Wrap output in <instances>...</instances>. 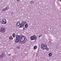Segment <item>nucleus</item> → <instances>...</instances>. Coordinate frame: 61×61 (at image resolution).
I'll return each instance as SVG.
<instances>
[{
	"label": "nucleus",
	"instance_id": "f257e3e1",
	"mask_svg": "<svg viewBox=\"0 0 61 61\" xmlns=\"http://www.w3.org/2000/svg\"><path fill=\"white\" fill-rule=\"evenodd\" d=\"M16 38L17 39H19L20 40V41L21 42L20 44H24L25 43V42L27 41L26 38L22 35H20V36L19 35H17L16 36Z\"/></svg>",
	"mask_w": 61,
	"mask_h": 61
},
{
	"label": "nucleus",
	"instance_id": "f03ea898",
	"mask_svg": "<svg viewBox=\"0 0 61 61\" xmlns=\"http://www.w3.org/2000/svg\"><path fill=\"white\" fill-rule=\"evenodd\" d=\"M47 47V46L45 44H42L41 45V48L43 50L46 49Z\"/></svg>",
	"mask_w": 61,
	"mask_h": 61
},
{
	"label": "nucleus",
	"instance_id": "7ed1b4c3",
	"mask_svg": "<svg viewBox=\"0 0 61 61\" xmlns=\"http://www.w3.org/2000/svg\"><path fill=\"white\" fill-rule=\"evenodd\" d=\"M6 31V29L4 27H0V32L2 33H5Z\"/></svg>",
	"mask_w": 61,
	"mask_h": 61
},
{
	"label": "nucleus",
	"instance_id": "20e7f679",
	"mask_svg": "<svg viewBox=\"0 0 61 61\" xmlns=\"http://www.w3.org/2000/svg\"><path fill=\"white\" fill-rule=\"evenodd\" d=\"M1 23L2 24H3V25L7 23L6 20L5 19H2L1 21Z\"/></svg>",
	"mask_w": 61,
	"mask_h": 61
},
{
	"label": "nucleus",
	"instance_id": "39448f33",
	"mask_svg": "<svg viewBox=\"0 0 61 61\" xmlns=\"http://www.w3.org/2000/svg\"><path fill=\"white\" fill-rule=\"evenodd\" d=\"M30 39L31 40H35V39H36V38L35 36H31Z\"/></svg>",
	"mask_w": 61,
	"mask_h": 61
},
{
	"label": "nucleus",
	"instance_id": "423d86ee",
	"mask_svg": "<svg viewBox=\"0 0 61 61\" xmlns=\"http://www.w3.org/2000/svg\"><path fill=\"white\" fill-rule=\"evenodd\" d=\"M21 24H20V23L19 22H18L16 23V25L17 26H19Z\"/></svg>",
	"mask_w": 61,
	"mask_h": 61
},
{
	"label": "nucleus",
	"instance_id": "0eeeda50",
	"mask_svg": "<svg viewBox=\"0 0 61 61\" xmlns=\"http://www.w3.org/2000/svg\"><path fill=\"white\" fill-rule=\"evenodd\" d=\"M4 52H3L0 55V57L1 58H3V57H4Z\"/></svg>",
	"mask_w": 61,
	"mask_h": 61
},
{
	"label": "nucleus",
	"instance_id": "6e6552de",
	"mask_svg": "<svg viewBox=\"0 0 61 61\" xmlns=\"http://www.w3.org/2000/svg\"><path fill=\"white\" fill-rule=\"evenodd\" d=\"M9 40H11V41L13 39V38L12 37V36H10L9 37Z\"/></svg>",
	"mask_w": 61,
	"mask_h": 61
},
{
	"label": "nucleus",
	"instance_id": "1a4fd4ad",
	"mask_svg": "<svg viewBox=\"0 0 61 61\" xmlns=\"http://www.w3.org/2000/svg\"><path fill=\"white\" fill-rule=\"evenodd\" d=\"M9 6H7L6 7H5V8H6V9L7 10H8L9 9Z\"/></svg>",
	"mask_w": 61,
	"mask_h": 61
},
{
	"label": "nucleus",
	"instance_id": "9d476101",
	"mask_svg": "<svg viewBox=\"0 0 61 61\" xmlns=\"http://www.w3.org/2000/svg\"><path fill=\"white\" fill-rule=\"evenodd\" d=\"M37 46H35L34 47V49H37Z\"/></svg>",
	"mask_w": 61,
	"mask_h": 61
},
{
	"label": "nucleus",
	"instance_id": "9b49d317",
	"mask_svg": "<svg viewBox=\"0 0 61 61\" xmlns=\"http://www.w3.org/2000/svg\"><path fill=\"white\" fill-rule=\"evenodd\" d=\"M48 55L49 56H51L52 55V54L51 53H50Z\"/></svg>",
	"mask_w": 61,
	"mask_h": 61
},
{
	"label": "nucleus",
	"instance_id": "f8f14e48",
	"mask_svg": "<svg viewBox=\"0 0 61 61\" xmlns=\"http://www.w3.org/2000/svg\"><path fill=\"white\" fill-rule=\"evenodd\" d=\"M15 42L16 43H18L19 42V40L18 39H16L15 41Z\"/></svg>",
	"mask_w": 61,
	"mask_h": 61
},
{
	"label": "nucleus",
	"instance_id": "ddd939ff",
	"mask_svg": "<svg viewBox=\"0 0 61 61\" xmlns=\"http://www.w3.org/2000/svg\"><path fill=\"white\" fill-rule=\"evenodd\" d=\"M6 8H5L4 9H3V10H2V11H6Z\"/></svg>",
	"mask_w": 61,
	"mask_h": 61
},
{
	"label": "nucleus",
	"instance_id": "4468645a",
	"mask_svg": "<svg viewBox=\"0 0 61 61\" xmlns=\"http://www.w3.org/2000/svg\"><path fill=\"white\" fill-rule=\"evenodd\" d=\"M25 28H27L28 27V25L27 24H26L25 25Z\"/></svg>",
	"mask_w": 61,
	"mask_h": 61
},
{
	"label": "nucleus",
	"instance_id": "2eb2a0df",
	"mask_svg": "<svg viewBox=\"0 0 61 61\" xmlns=\"http://www.w3.org/2000/svg\"><path fill=\"white\" fill-rule=\"evenodd\" d=\"M12 36L14 37H15V34H13L12 35Z\"/></svg>",
	"mask_w": 61,
	"mask_h": 61
},
{
	"label": "nucleus",
	"instance_id": "dca6fc26",
	"mask_svg": "<svg viewBox=\"0 0 61 61\" xmlns=\"http://www.w3.org/2000/svg\"><path fill=\"white\" fill-rule=\"evenodd\" d=\"M20 25L21 26H20L19 27V28H22V26L23 24H21Z\"/></svg>",
	"mask_w": 61,
	"mask_h": 61
},
{
	"label": "nucleus",
	"instance_id": "f3484780",
	"mask_svg": "<svg viewBox=\"0 0 61 61\" xmlns=\"http://www.w3.org/2000/svg\"><path fill=\"white\" fill-rule=\"evenodd\" d=\"M30 3L31 4H34V1H30Z\"/></svg>",
	"mask_w": 61,
	"mask_h": 61
},
{
	"label": "nucleus",
	"instance_id": "a211bd4d",
	"mask_svg": "<svg viewBox=\"0 0 61 61\" xmlns=\"http://www.w3.org/2000/svg\"><path fill=\"white\" fill-rule=\"evenodd\" d=\"M46 50L48 51L49 50V48H47V47L46 49Z\"/></svg>",
	"mask_w": 61,
	"mask_h": 61
},
{
	"label": "nucleus",
	"instance_id": "6ab92c4d",
	"mask_svg": "<svg viewBox=\"0 0 61 61\" xmlns=\"http://www.w3.org/2000/svg\"><path fill=\"white\" fill-rule=\"evenodd\" d=\"M17 49H20V47H19V46H18L17 47Z\"/></svg>",
	"mask_w": 61,
	"mask_h": 61
},
{
	"label": "nucleus",
	"instance_id": "aec40b11",
	"mask_svg": "<svg viewBox=\"0 0 61 61\" xmlns=\"http://www.w3.org/2000/svg\"><path fill=\"white\" fill-rule=\"evenodd\" d=\"M42 36V35H39V37H40L41 36Z\"/></svg>",
	"mask_w": 61,
	"mask_h": 61
},
{
	"label": "nucleus",
	"instance_id": "412c9836",
	"mask_svg": "<svg viewBox=\"0 0 61 61\" xmlns=\"http://www.w3.org/2000/svg\"><path fill=\"white\" fill-rule=\"evenodd\" d=\"M13 13V11H12L11 13V15H12Z\"/></svg>",
	"mask_w": 61,
	"mask_h": 61
},
{
	"label": "nucleus",
	"instance_id": "4be33fe9",
	"mask_svg": "<svg viewBox=\"0 0 61 61\" xmlns=\"http://www.w3.org/2000/svg\"><path fill=\"white\" fill-rule=\"evenodd\" d=\"M16 1H17V2H19L20 1V0H16Z\"/></svg>",
	"mask_w": 61,
	"mask_h": 61
},
{
	"label": "nucleus",
	"instance_id": "5701e85b",
	"mask_svg": "<svg viewBox=\"0 0 61 61\" xmlns=\"http://www.w3.org/2000/svg\"><path fill=\"white\" fill-rule=\"evenodd\" d=\"M25 27H24L23 28V30H25Z\"/></svg>",
	"mask_w": 61,
	"mask_h": 61
},
{
	"label": "nucleus",
	"instance_id": "b1692460",
	"mask_svg": "<svg viewBox=\"0 0 61 61\" xmlns=\"http://www.w3.org/2000/svg\"><path fill=\"white\" fill-rule=\"evenodd\" d=\"M9 56H11V54L10 53V54H8Z\"/></svg>",
	"mask_w": 61,
	"mask_h": 61
},
{
	"label": "nucleus",
	"instance_id": "393cba45",
	"mask_svg": "<svg viewBox=\"0 0 61 61\" xmlns=\"http://www.w3.org/2000/svg\"><path fill=\"white\" fill-rule=\"evenodd\" d=\"M60 2H61V0H60Z\"/></svg>",
	"mask_w": 61,
	"mask_h": 61
},
{
	"label": "nucleus",
	"instance_id": "a878e982",
	"mask_svg": "<svg viewBox=\"0 0 61 61\" xmlns=\"http://www.w3.org/2000/svg\"><path fill=\"white\" fill-rule=\"evenodd\" d=\"M50 28V29H51V28Z\"/></svg>",
	"mask_w": 61,
	"mask_h": 61
}]
</instances>
